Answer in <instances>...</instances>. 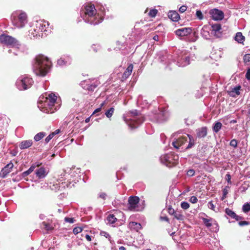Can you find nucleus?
<instances>
[{"instance_id":"obj_24","label":"nucleus","mask_w":250,"mask_h":250,"mask_svg":"<svg viewBox=\"0 0 250 250\" xmlns=\"http://www.w3.org/2000/svg\"><path fill=\"white\" fill-rule=\"evenodd\" d=\"M48 173V171L44 167H41L36 169L35 174L39 179H43L47 176Z\"/></svg>"},{"instance_id":"obj_21","label":"nucleus","mask_w":250,"mask_h":250,"mask_svg":"<svg viewBox=\"0 0 250 250\" xmlns=\"http://www.w3.org/2000/svg\"><path fill=\"white\" fill-rule=\"evenodd\" d=\"M14 167V165L12 162L7 164L1 170L0 174L2 178H5L8 174H9Z\"/></svg>"},{"instance_id":"obj_45","label":"nucleus","mask_w":250,"mask_h":250,"mask_svg":"<svg viewBox=\"0 0 250 250\" xmlns=\"http://www.w3.org/2000/svg\"><path fill=\"white\" fill-rule=\"evenodd\" d=\"M101 49V46L99 44H93L91 46V49L95 52H98Z\"/></svg>"},{"instance_id":"obj_43","label":"nucleus","mask_w":250,"mask_h":250,"mask_svg":"<svg viewBox=\"0 0 250 250\" xmlns=\"http://www.w3.org/2000/svg\"><path fill=\"white\" fill-rule=\"evenodd\" d=\"M83 238H85L87 241H90L91 240V236H90L87 232H84L81 234V237L80 239L83 240Z\"/></svg>"},{"instance_id":"obj_23","label":"nucleus","mask_w":250,"mask_h":250,"mask_svg":"<svg viewBox=\"0 0 250 250\" xmlns=\"http://www.w3.org/2000/svg\"><path fill=\"white\" fill-rule=\"evenodd\" d=\"M71 62V58L68 56H63L58 59L57 61V65L60 66H66L70 64Z\"/></svg>"},{"instance_id":"obj_63","label":"nucleus","mask_w":250,"mask_h":250,"mask_svg":"<svg viewBox=\"0 0 250 250\" xmlns=\"http://www.w3.org/2000/svg\"><path fill=\"white\" fill-rule=\"evenodd\" d=\"M161 219L163 221L169 222V219L167 216L161 217Z\"/></svg>"},{"instance_id":"obj_39","label":"nucleus","mask_w":250,"mask_h":250,"mask_svg":"<svg viewBox=\"0 0 250 250\" xmlns=\"http://www.w3.org/2000/svg\"><path fill=\"white\" fill-rule=\"evenodd\" d=\"M108 223L110 224H114L117 221V219L113 214H109L107 218Z\"/></svg>"},{"instance_id":"obj_48","label":"nucleus","mask_w":250,"mask_h":250,"mask_svg":"<svg viewBox=\"0 0 250 250\" xmlns=\"http://www.w3.org/2000/svg\"><path fill=\"white\" fill-rule=\"evenodd\" d=\"M244 62L246 63L247 62H250V54H247L244 55L243 57Z\"/></svg>"},{"instance_id":"obj_33","label":"nucleus","mask_w":250,"mask_h":250,"mask_svg":"<svg viewBox=\"0 0 250 250\" xmlns=\"http://www.w3.org/2000/svg\"><path fill=\"white\" fill-rule=\"evenodd\" d=\"M234 39L238 43H242L245 41V37L241 32H237L234 37Z\"/></svg>"},{"instance_id":"obj_8","label":"nucleus","mask_w":250,"mask_h":250,"mask_svg":"<svg viewBox=\"0 0 250 250\" xmlns=\"http://www.w3.org/2000/svg\"><path fill=\"white\" fill-rule=\"evenodd\" d=\"M12 18L13 25L19 28L23 27L27 22V16L24 12L14 13Z\"/></svg>"},{"instance_id":"obj_6","label":"nucleus","mask_w":250,"mask_h":250,"mask_svg":"<svg viewBox=\"0 0 250 250\" xmlns=\"http://www.w3.org/2000/svg\"><path fill=\"white\" fill-rule=\"evenodd\" d=\"M34 83L33 79L26 75H21L18 78L16 85L20 90H25L31 87Z\"/></svg>"},{"instance_id":"obj_31","label":"nucleus","mask_w":250,"mask_h":250,"mask_svg":"<svg viewBox=\"0 0 250 250\" xmlns=\"http://www.w3.org/2000/svg\"><path fill=\"white\" fill-rule=\"evenodd\" d=\"M38 166H39V165H38H38H35V164L32 165L27 170L24 171L21 174L22 177L24 178V177H26L27 176H28V175H29L32 172H33L34 171V170L35 169L36 167H38Z\"/></svg>"},{"instance_id":"obj_9","label":"nucleus","mask_w":250,"mask_h":250,"mask_svg":"<svg viewBox=\"0 0 250 250\" xmlns=\"http://www.w3.org/2000/svg\"><path fill=\"white\" fill-rule=\"evenodd\" d=\"M173 56L168 54L166 50L158 52L156 54L155 60L156 61L166 65L168 67L171 62H173Z\"/></svg>"},{"instance_id":"obj_25","label":"nucleus","mask_w":250,"mask_h":250,"mask_svg":"<svg viewBox=\"0 0 250 250\" xmlns=\"http://www.w3.org/2000/svg\"><path fill=\"white\" fill-rule=\"evenodd\" d=\"M191 29L190 28H182L175 31V33L179 36H186L190 34Z\"/></svg>"},{"instance_id":"obj_10","label":"nucleus","mask_w":250,"mask_h":250,"mask_svg":"<svg viewBox=\"0 0 250 250\" xmlns=\"http://www.w3.org/2000/svg\"><path fill=\"white\" fill-rule=\"evenodd\" d=\"M160 159L167 167H172L178 163L179 156L174 153H170L162 155Z\"/></svg>"},{"instance_id":"obj_44","label":"nucleus","mask_w":250,"mask_h":250,"mask_svg":"<svg viewBox=\"0 0 250 250\" xmlns=\"http://www.w3.org/2000/svg\"><path fill=\"white\" fill-rule=\"evenodd\" d=\"M243 211L245 213H247L250 211V204L249 203H245L243 206Z\"/></svg>"},{"instance_id":"obj_16","label":"nucleus","mask_w":250,"mask_h":250,"mask_svg":"<svg viewBox=\"0 0 250 250\" xmlns=\"http://www.w3.org/2000/svg\"><path fill=\"white\" fill-rule=\"evenodd\" d=\"M139 201L140 198L138 196H130L128 200V209L130 210L134 211H139L142 210L143 208H139L138 207Z\"/></svg>"},{"instance_id":"obj_7","label":"nucleus","mask_w":250,"mask_h":250,"mask_svg":"<svg viewBox=\"0 0 250 250\" xmlns=\"http://www.w3.org/2000/svg\"><path fill=\"white\" fill-rule=\"evenodd\" d=\"M129 114L130 117L129 119L130 121H127L125 120V121L131 128H137L145 120L144 117L141 115L138 114V112L137 110L131 111Z\"/></svg>"},{"instance_id":"obj_18","label":"nucleus","mask_w":250,"mask_h":250,"mask_svg":"<svg viewBox=\"0 0 250 250\" xmlns=\"http://www.w3.org/2000/svg\"><path fill=\"white\" fill-rule=\"evenodd\" d=\"M211 26V32L213 35L216 37L217 38H219L221 37L222 35L221 33V25L220 24H210Z\"/></svg>"},{"instance_id":"obj_15","label":"nucleus","mask_w":250,"mask_h":250,"mask_svg":"<svg viewBox=\"0 0 250 250\" xmlns=\"http://www.w3.org/2000/svg\"><path fill=\"white\" fill-rule=\"evenodd\" d=\"M75 110L71 109L70 114L68 117L65 118V122H68V124L70 123L71 122L72 124L70 125H74V126L72 127L73 128V131H76L78 129L77 126V124L78 123V113L76 111L77 109V106H75Z\"/></svg>"},{"instance_id":"obj_64","label":"nucleus","mask_w":250,"mask_h":250,"mask_svg":"<svg viewBox=\"0 0 250 250\" xmlns=\"http://www.w3.org/2000/svg\"><path fill=\"white\" fill-rule=\"evenodd\" d=\"M45 217H46L45 215L43 214H41L39 215V218H40L41 220H44V219H45Z\"/></svg>"},{"instance_id":"obj_4","label":"nucleus","mask_w":250,"mask_h":250,"mask_svg":"<svg viewBox=\"0 0 250 250\" xmlns=\"http://www.w3.org/2000/svg\"><path fill=\"white\" fill-rule=\"evenodd\" d=\"M172 146L180 151H183L191 148L194 145L193 137L189 135L179 138L176 141L172 143Z\"/></svg>"},{"instance_id":"obj_35","label":"nucleus","mask_w":250,"mask_h":250,"mask_svg":"<svg viewBox=\"0 0 250 250\" xmlns=\"http://www.w3.org/2000/svg\"><path fill=\"white\" fill-rule=\"evenodd\" d=\"M201 219L204 224L207 227L209 228L212 226V222L213 221V219L209 217V218H206L204 217H202Z\"/></svg>"},{"instance_id":"obj_42","label":"nucleus","mask_w":250,"mask_h":250,"mask_svg":"<svg viewBox=\"0 0 250 250\" xmlns=\"http://www.w3.org/2000/svg\"><path fill=\"white\" fill-rule=\"evenodd\" d=\"M114 111V108L113 107H110L109 109H108L105 113V116L109 118L111 117Z\"/></svg>"},{"instance_id":"obj_55","label":"nucleus","mask_w":250,"mask_h":250,"mask_svg":"<svg viewBox=\"0 0 250 250\" xmlns=\"http://www.w3.org/2000/svg\"><path fill=\"white\" fill-rule=\"evenodd\" d=\"M187 9V6L183 5L179 8V11L180 13H184V12H185L186 11Z\"/></svg>"},{"instance_id":"obj_30","label":"nucleus","mask_w":250,"mask_h":250,"mask_svg":"<svg viewBox=\"0 0 250 250\" xmlns=\"http://www.w3.org/2000/svg\"><path fill=\"white\" fill-rule=\"evenodd\" d=\"M225 213L231 218L235 219L236 221H239L242 219L241 217L236 215L233 211L229 208H226Z\"/></svg>"},{"instance_id":"obj_22","label":"nucleus","mask_w":250,"mask_h":250,"mask_svg":"<svg viewBox=\"0 0 250 250\" xmlns=\"http://www.w3.org/2000/svg\"><path fill=\"white\" fill-rule=\"evenodd\" d=\"M35 28H36L33 23L32 25L31 26L30 29L28 31V36H29L30 38H39L40 37L42 38V35L41 34V33H39V32L36 30V29Z\"/></svg>"},{"instance_id":"obj_49","label":"nucleus","mask_w":250,"mask_h":250,"mask_svg":"<svg viewBox=\"0 0 250 250\" xmlns=\"http://www.w3.org/2000/svg\"><path fill=\"white\" fill-rule=\"evenodd\" d=\"M107 197V195L105 192H101L98 193V197L99 198H101L103 200H105Z\"/></svg>"},{"instance_id":"obj_61","label":"nucleus","mask_w":250,"mask_h":250,"mask_svg":"<svg viewBox=\"0 0 250 250\" xmlns=\"http://www.w3.org/2000/svg\"><path fill=\"white\" fill-rule=\"evenodd\" d=\"M168 233L169 234H170V236H172V237H173V239L175 240V238H174V236H176V232L174 231V232H172L171 233H170L169 231H168Z\"/></svg>"},{"instance_id":"obj_41","label":"nucleus","mask_w":250,"mask_h":250,"mask_svg":"<svg viewBox=\"0 0 250 250\" xmlns=\"http://www.w3.org/2000/svg\"><path fill=\"white\" fill-rule=\"evenodd\" d=\"M158 13V10L156 9H151L148 13V16L150 18H155Z\"/></svg>"},{"instance_id":"obj_14","label":"nucleus","mask_w":250,"mask_h":250,"mask_svg":"<svg viewBox=\"0 0 250 250\" xmlns=\"http://www.w3.org/2000/svg\"><path fill=\"white\" fill-rule=\"evenodd\" d=\"M33 24L36 28V30H37L39 33H41L42 35V37L44 36H46L51 32L49 27V24L48 21L44 20H39L34 21Z\"/></svg>"},{"instance_id":"obj_11","label":"nucleus","mask_w":250,"mask_h":250,"mask_svg":"<svg viewBox=\"0 0 250 250\" xmlns=\"http://www.w3.org/2000/svg\"><path fill=\"white\" fill-rule=\"evenodd\" d=\"M100 83L98 79L93 78L82 81L80 84L83 89L89 93L94 91L95 89L99 85Z\"/></svg>"},{"instance_id":"obj_2","label":"nucleus","mask_w":250,"mask_h":250,"mask_svg":"<svg viewBox=\"0 0 250 250\" xmlns=\"http://www.w3.org/2000/svg\"><path fill=\"white\" fill-rule=\"evenodd\" d=\"M32 65L33 71L37 76L44 77L50 72L52 62L46 56L39 55L33 60Z\"/></svg>"},{"instance_id":"obj_51","label":"nucleus","mask_w":250,"mask_h":250,"mask_svg":"<svg viewBox=\"0 0 250 250\" xmlns=\"http://www.w3.org/2000/svg\"><path fill=\"white\" fill-rule=\"evenodd\" d=\"M208 208L211 209V210H213L214 211H215V205L213 204V202L212 201H209L208 203Z\"/></svg>"},{"instance_id":"obj_53","label":"nucleus","mask_w":250,"mask_h":250,"mask_svg":"<svg viewBox=\"0 0 250 250\" xmlns=\"http://www.w3.org/2000/svg\"><path fill=\"white\" fill-rule=\"evenodd\" d=\"M189 201L193 204H195L197 202L198 199L197 198V197L196 196H192L190 197V198L189 199Z\"/></svg>"},{"instance_id":"obj_26","label":"nucleus","mask_w":250,"mask_h":250,"mask_svg":"<svg viewBox=\"0 0 250 250\" xmlns=\"http://www.w3.org/2000/svg\"><path fill=\"white\" fill-rule=\"evenodd\" d=\"M208 128L206 126L202 127L196 129L197 136L199 138L205 137L207 135Z\"/></svg>"},{"instance_id":"obj_20","label":"nucleus","mask_w":250,"mask_h":250,"mask_svg":"<svg viewBox=\"0 0 250 250\" xmlns=\"http://www.w3.org/2000/svg\"><path fill=\"white\" fill-rule=\"evenodd\" d=\"M241 86L240 85L230 87L227 90V93L232 97L235 98L240 94Z\"/></svg>"},{"instance_id":"obj_52","label":"nucleus","mask_w":250,"mask_h":250,"mask_svg":"<svg viewBox=\"0 0 250 250\" xmlns=\"http://www.w3.org/2000/svg\"><path fill=\"white\" fill-rule=\"evenodd\" d=\"M196 15L199 20H202L203 19V15L200 10H197L196 11Z\"/></svg>"},{"instance_id":"obj_58","label":"nucleus","mask_w":250,"mask_h":250,"mask_svg":"<svg viewBox=\"0 0 250 250\" xmlns=\"http://www.w3.org/2000/svg\"><path fill=\"white\" fill-rule=\"evenodd\" d=\"M246 78L248 80H250V68H248L246 74Z\"/></svg>"},{"instance_id":"obj_56","label":"nucleus","mask_w":250,"mask_h":250,"mask_svg":"<svg viewBox=\"0 0 250 250\" xmlns=\"http://www.w3.org/2000/svg\"><path fill=\"white\" fill-rule=\"evenodd\" d=\"M64 220L65 222H68L69 223H73L75 221V220L73 218H69V217H65L64 218Z\"/></svg>"},{"instance_id":"obj_47","label":"nucleus","mask_w":250,"mask_h":250,"mask_svg":"<svg viewBox=\"0 0 250 250\" xmlns=\"http://www.w3.org/2000/svg\"><path fill=\"white\" fill-rule=\"evenodd\" d=\"M238 142L236 139H232L230 141L229 145L234 148L237 147Z\"/></svg>"},{"instance_id":"obj_57","label":"nucleus","mask_w":250,"mask_h":250,"mask_svg":"<svg viewBox=\"0 0 250 250\" xmlns=\"http://www.w3.org/2000/svg\"><path fill=\"white\" fill-rule=\"evenodd\" d=\"M168 213L169 214H171V215H174V213L176 212V211H175L174 210V209H173L172 208H168Z\"/></svg>"},{"instance_id":"obj_27","label":"nucleus","mask_w":250,"mask_h":250,"mask_svg":"<svg viewBox=\"0 0 250 250\" xmlns=\"http://www.w3.org/2000/svg\"><path fill=\"white\" fill-rule=\"evenodd\" d=\"M168 17L173 21H178L180 19V15L176 11H170L167 14Z\"/></svg>"},{"instance_id":"obj_1","label":"nucleus","mask_w":250,"mask_h":250,"mask_svg":"<svg viewBox=\"0 0 250 250\" xmlns=\"http://www.w3.org/2000/svg\"><path fill=\"white\" fill-rule=\"evenodd\" d=\"M104 15V12L97 13L94 5L91 3L84 4L81 8V18L85 22L91 25H96L101 23Z\"/></svg>"},{"instance_id":"obj_37","label":"nucleus","mask_w":250,"mask_h":250,"mask_svg":"<svg viewBox=\"0 0 250 250\" xmlns=\"http://www.w3.org/2000/svg\"><path fill=\"white\" fill-rule=\"evenodd\" d=\"M174 218L177 220L183 221L185 219L184 215L180 211H176L173 215Z\"/></svg>"},{"instance_id":"obj_59","label":"nucleus","mask_w":250,"mask_h":250,"mask_svg":"<svg viewBox=\"0 0 250 250\" xmlns=\"http://www.w3.org/2000/svg\"><path fill=\"white\" fill-rule=\"evenodd\" d=\"M228 192L226 188H224L223 190V196L222 198V200H223L224 198L226 197L227 194H228Z\"/></svg>"},{"instance_id":"obj_3","label":"nucleus","mask_w":250,"mask_h":250,"mask_svg":"<svg viewBox=\"0 0 250 250\" xmlns=\"http://www.w3.org/2000/svg\"><path fill=\"white\" fill-rule=\"evenodd\" d=\"M195 58L194 54L186 50H183L177 51L173 56V60L179 67H185L189 65Z\"/></svg>"},{"instance_id":"obj_40","label":"nucleus","mask_w":250,"mask_h":250,"mask_svg":"<svg viewBox=\"0 0 250 250\" xmlns=\"http://www.w3.org/2000/svg\"><path fill=\"white\" fill-rule=\"evenodd\" d=\"M41 228L47 231L51 230L53 229L52 226L49 223L43 222L41 225Z\"/></svg>"},{"instance_id":"obj_54","label":"nucleus","mask_w":250,"mask_h":250,"mask_svg":"<svg viewBox=\"0 0 250 250\" xmlns=\"http://www.w3.org/2000/svg\"><path fill=\"white\" fill-rule=\"evenodd\" d=\"M53 134L50 133L46 138L45 139V142L46 143H48L53 137Z\"/></svg>"},{"instance_id":"obj_60","label":"nucleus","mask_w":250,"mask_h":250,"mask_svg":"<svg viewBox=\"0 0 250 250\" xmlns=\"http://www.w3.org/2000/svg\"><path fill=\"white\" fill-rule=\"evenodd\" d=\"M238 224L240 226H243L248 225L249 224V222L247 221H240L238 223Z\"/></svg>"},{"instance_id":"obj_34","label":"nucleus","mask_w":250,"mask_h":250,"mask_svg":"<svg viewBox=\"0 0 250 250\" xmlns=\"http://www.w3.org/2000/svg\"><path fill=\"white\" fill-rule=\"evenodd\" d=\"M129 226L132 229H134L137 231L140 230L142 228V226L140 223L135 222H130L129 223Z\"/></svg>"},{"instance_id":"obj_62","label":"nucleus","mask_w":250,"mask_h":250,"mask_svg":"<svg viewBox=\"0 0 250 250\" xmlns=\"http://www.w3.org/2000/svg\"><path fill=\"white\" fill-rule=\"evenodd\" d=\"M226 177H227V182L228 183L230 182V179H231V176L230 175V174H227L226 175Z\"/></svg>"},{"instance_id":"obj_28","label":"nucleus","mask_w":250,"mask_h":250,"mask_svg":"<svg viewBox=\"0 0 250 250\" xmlns=\"http://www.w3.org/2000/svg\"><path fill=\"white\" fill-rule=\"evenodd\" d=\"M133 64H130L128 67L126 68L124 73L122 75V81L124 80H126L128 77L131 75L132 70H133Z\"/></svg>"},{"instance_id":"obj_38","label":"nucleus","mask_w":250,"mask_h":250,"mask_svg":"<svg viewBox=\"0 0 250 250\" xmlns=\"http://www.w3.org/2000/svg\"><path fill=\"white\" fill-rule=\"evenodd\" d=\"M46 135V133L44 132H40L37 133L34 137V139L36 142H38L42 139Z\"/></svg>"},{"instance_id":"obj_36","label":"nucleus","mask_w":250,"mask_h":250,"mask_svg":"<svg viewBox=\"0 0 250 250\" xmlns=\"http://www.w3.org/2000/svg\"><path fill=\"white\" fill-rule=\"evenodd\" d=\"M222 126V124L221 123L217 122H215L212 127V130L213 132L215 133H217L221 128Z\"/></svg>"},{"instance_id":"obj_29","label":"nucleus","mask_w":250,"mask_h":250,"mask_svg":"<svg viewBox=\"0 0 250 250\" xmlns=\"http://www.w3.org/2000/svg\"><path fill=\"white\" fill-rule=\"evenodd\" d=\"M33 144V141L31 140H25L21 142L19 145L21 149H25L30 147Z\"/></svg>"},{"instance_id":"obj_32","label":"nucleus","mask_w":250,"mask_h":250,"mask_svg":"<svg viewBox=\"0 0 250 250\" xmlns=\"http://www.w3.org/2000/svg\"><path fill=\"white\" fill-rule=\"evenodd\" d=\"M100 235L107 238L111 245L113 246L115 245L114 241L112 239L110 235L108 232L104 231H101L100 232Z\"/></svg>"},{"instance_id":"obj_5","label":"nucleus","mask_w":250,"mask_h":250,"mask_svg":"<svg viewBox=\"0 0 250 250\" xmlns=\"http://www.w3.org/2000/svg\"><path fill=\"white\" fill-rule=\"evenodd\" d=\"M57 96L54 93H49L46 97L44 101L41 100L38 103V107L40 108L41 110L43 112L52 113H53L55 110L53 107L56 102Z\"/></svg>"},{"instance_id":"obj_12","label":"nucleus","mask_w":250,"mask_h":250,"mask_svg":"<svg viewBox=\"0 0 250 250\" xmlns=\"http://www.w3.org/2000/svg\"><path fill=\"white\" fill-rule=\"evenodd\" d=\"M150 119L159 123L166 121L169 116V113L166 109L159 108L152 112Z\"/></svg>"},{"instance_id":"obj_50","label":"nucleus","mask_w":250,"mask_h":250,"mask_svg":"<svg viewBox=\"0 0 250 250\" xmlns=\"http://www.w3.org/2000/svg\"><path fill=\"white\" fill-rule=\"evenodd\" d=\"M194 174L195 170L193 169H190L188 170L187 172V175L189 177L193 176Z\"/></svg>"},{"instance_id":"obj_46","label":"nucleus","mask_w":250,"mask_h":250,"mask_svg":"<svg viewBox=\"0 0 250 250\" xmlns=\"http://www.w3.org/2000/svg\"><path fill=\"white\" fill-rule=\"evenodd\" d=\"M181 207L184 209H187L189 207V204L187 202H182L181 203Z\"/></svg>"},{"instance_id":"obj_13","label":"nucleus","mask_w":250,"mask_h":250,"mask_svg":"<svg viewBox=\"0 0 250 250\" xmlns=\"http://www.w3.org/2000/svg\"><path fill=\"white\" fill-rule=\"evenodd\" d=\"M0 42L7 46L18 49L20 48L21 46V44L16 39L5 34H2L0 36Z\"/></svg>"},{"instance_id":"obj_17","label":"nucleus","mask_w":250,"mask_h":250,"mask_svg":"<svg viewBox=\"0 0 250 250\" xmlns=\"http://www.w3.org/2000/svg\"><path fill=\"white\" fill-rule=\"evenodd\" d=\"M200 34L205 40H210L213 35L211 32V28L209 25L203 26L201 30Z\"/></svg>"},{"instance_id":"obj_19","label":"nucleus","mask_w":250,"mask_h":250,"mask_svg":"<svg viewBox=\"0 0 250 250\" xmlns=\"http://www.w3.org/2000/svg\"><path fill=\"white\" fill-rule=\"evenodd\" d=\"M212 19L215 21H220L224 18V13L218 9H214L210 11Z\"/></svg>"}]
</instances>
